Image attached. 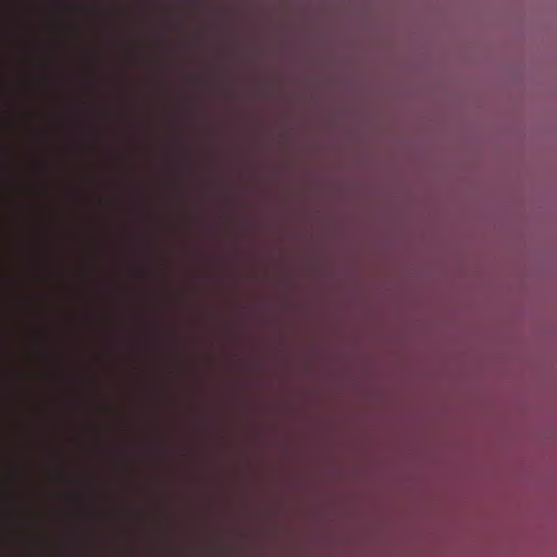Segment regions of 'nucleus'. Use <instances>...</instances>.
<instances>
[{
    "label": "nucleus",
    "mask_w": 557,
    "mask_h": 557,
    "mask_svg": "<svg viewBox=\"0 0 557 557\" xmlns=\"http://www.w3.org/2000/svg\"><path fill=\"white\" fill-rule=\"evenodd\" d=\"M226 549L216 545L209 546L206 549V554L211 557H223L226 555Z\"/></svg>",
    "instance_id": "f257e3e1"
},
{
    "label": "nucleus",
    "mask_w": 557,
    "mask_h": 557,
    "mask_svg": "<svg viewBox=\"0 0 557 557\" xmlns=\"http://www.w3.org/2000/svg\"><path fill=\"white\" fill-rule=\"evenodd\" d=\"M70 557H85V552L83 549H74L70 553Z\"/></svg>",
    "instance_id": "f03ea898"
}]
</instances>
